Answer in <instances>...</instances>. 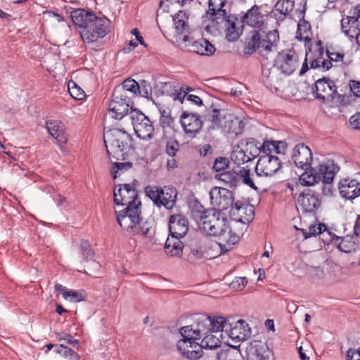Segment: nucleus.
<instances>
[{
	"label": "nucleus",
	"instance_id": "nucleus-1",
	"mask_svg": "<svg viewBox=\"0 0 360 360\" xmlns=\"http://www.w3.org/2000/svg\"><path fill=\"white\" fill-rule=\"evenodd\" d=\"M114 202L126 208L117 213V221L129 235L150 238L154 233L153 226L141 216V202L136 189L130 184H124L114 190Z\"/></svg>",
	"mask_w": 360,
	"mask_h": 360
},
{
	"label": "nucleus",
	"instance_id": "nucleus-2",
	"mask_svg": "<svg viewBox=\"0 0 360 360\" xmlns=\"http://www.w3.org/2000/svg\"><path fill=\"white\" fill-rule=\"evenodd\" d=\"M198 225L199 229L206 234L220 238L219 245L221 252L229 251L240 239V233H234L229 229L227 219L219 211L212 210L203 212L199 216Z\"/></svg>",
	"mask_w": 360,
	"mask_h": 360
},
{
	"label": "nucleus",
	"instance_id": "nucleus-3",
	"mask_svg": "<svg viewBox=\"0 0 360 360\" xmlns=\"http://www.w3.org/2000/svg\"><path fill=\"white\" fill-rule=\"evenodd\" d=\"M278 41L279 35L276 30H269L268 27L254 30L247 39L246 49L248 53L258 50L263 57L268 58L271 53L277 51Z\"/></svg>",
	"mask_w": 360,
	"mask_h": 360
},
{
	"label": "nucleus",
	"instance_id": "nucleus-4",
	"mask_svg": "<svg viewBox=\"0 0 360 360\" xmlns=\"http://www.w3.org/2000/svg\"><path fill=\"white\" fill-rule=\"evenodd\" d=\"M128 129H110L104 132L103 139L109 155L117 160H125L131 147V138L127 132Z\"/></svg>",
	"mask_w": 360,
	"mask_h": 360
},
{
	"label": "nucleus",
	"instance_id": "nucleus-5",
	"mask_svg": "<svg viewBox=\"0 0 360 360\" xmlns=\"http://www.w3.org/2000/svg\"><path fill=\"white\" fill-rule=\"evenodd\" d=\"M180 333L182 338L176 345L179 352L189 360H199L202 357V349L196 340L200 338V334L193 325L182 327Z\"/></svg>",
	"mask_w": 360,
	"mask_h": 360
},
{
	"label": "nucleus",
	"instance_id": "nucleus-6",
	"mask_svg": "<svg viewBox=\"0 0 360 360\" xmlns=\"http://www.w3.org/2000/svg\"><path fill=\"white\" fill-rule=\"evenodd\" d=\"M335 174V166L333 162H328L320 164L317 167L311 168L302 173L299 181L301 185L310 186L322 181L330 184Z\"/></svg>",
	"mask_w": 360,
	"mask_h": 360
},
{
	"label": "nucleus",
	"instance_id": "nucleus-7",
	"mask_svg": "<svg viewBox=\"0 0 360 360\" xmlns=\"http://www.w3.org/2000/svg\"><path fill=\"white\" fill-rule=\"evenodd\" d=\"M133 102L129 95H124L121 89H115L108 104V115L115 120H124V124L129 121V110L131 111Z\"/></svg>",
	"mask_w": 360,
	"mask_h": 360
},
{
	"label": "nucleus",
	"instance_id": "nucleus-8",
	"mask_svg": "<svg viewBox=\"0 0 360 360\" xmlns=\"http://www.w3.org/2000/svg\"><path fill=\"white\" fill-rule=\"evenodd\" d=\"M110 21L107 18L96 15L95 19L81 30L80 36L84 43L89 45L96 44L110 32Z\"/></svg>",
	"mask_w": 360,
	"mask_h": 360
},
{
	"label": "nucleus",
	"instance_id": "nucleus-9",
	"mask_svg": "<svg viewBox=\"0 0 360 360\" xmlns=\"http://www.w3.org/2000/svg\"><path fill=\"white\" fill-rule=\"evenodd\" d=\"M110 21L107 18L96 15L95 19L81 30L80 36L84 43L89 45L96 44L110 32Z\"/></svg>",
	"mask_w": 360,
	"mask_h": 360
},
{
	"label": "nucleus",
	"instance_id": "nucleus-10",
	"mask_svg": "<svg viewBox=\"0 0 360 360\" xmlns=\"http://www.w3.org/2000/svg\"><path fill=\"white\" fill-rule=\"evenodd\" d=\"M145 193L158 207L164 206L167 209H172L176 202L177 192L173 187L148 186L145 188Z\"/></svg>",
	"mask_w": 360,
	"mask_h": 360
},
{
	"label": "nucleus",
	"instance_id": "nucleus-11",
	"mask_svg": "<svg viewBox=\"0 0 360 360\" xmlns=\"http://www.w3.org/2000/svg\"><path fill=\"white\" fill-rule=\"evenodd\" d=\"M223 18V20H219L213 22L212 26L206 25L205 27V30L209 33H212L214 28L217 30L224 29L227 40L229 41H236L242 34V21H239L235 16L229 13L226 14V18Z\"/></svg>",
	"mask_w": 360,
	"mask_h": 360
},
{
	"label": "nucleus",
	"instance_id": "nucleus-12",
	"mask_svg": "<svg viewBox=\"0 0 360 360\" xmlns=\"http://www.w3.org/2000/svg\"><path fill=\"white\" fill-rule=\"evenodd\" d=\"M131 127L141 139H148L153 136L154 129L150 120L138 110L129 112V121L125 124V128L129 129Z\"/></svg>",
	"mask_w": 360,
	"mask_h": 360
},
{
	"label": "nucleus",
	"instance_id": "nucleus-13",
	"mask_svg": "<svg viewBox=\"0 0 360 360\" xmlns=\"http://www.w3.org/2000/svg\"><path fill=\"white\" fill-rule=\"evenodd\" d=\"M227 321L228 320L223 316L201 314L196 318L193 326L200 334L210 332L221 334L224 328H227Z\"/></svg>",
	"mask_w": 360,
	"mask_h": 360
},
{
	"label": "nucleus",
	"instance_id": "nucleus-14",
	"mask_svg": "<svg viewBox=\"0 0 360 360\" xmlns=\"http://www.w3.org/2000/svg\"><path fill=\"white\" fill-rule=\"evenodd\" d=\"M229 325V329L226 328L224 335L230 338L232 343L227 340V345L230 347L237 349L240 345L234 344L245 340L250 335L251 330L248 324L243 320H238L234 324Z\"/></svg>",
	"mask_w": 360,
	"mask_h": 360
},
{
	"label": "nucleus",
	"instance_id": "nucleus-15",
	"mask_svg": "<svg viewBox=\"0 0 360 360\" xmlns=\"http://www.w3.org/2000/svg\"><path fill=\"white\" fill-rule=\"evenodd\" d=\"M210 203L217 211L225 210L233 204V194L226 188L214 187L210 191Z\"/></svg>",
	"mask_w": 360,
	"mask_h": 360
},
{
	"label": "nucleus",
	"instance_id": "nucleus-16",
	"mask_svg": "<svg viewBox=\"0 0 360 360\" xmlns=\"http://www.w3.org/2000/svg\"><path fill=\"white\" fill-rule=\"evenodd\" d=\"M281 167V161L273 155H262L259 157L255 172L257 176H271L276 173Z\"/></svg>",
	"mask_w": 360,
	"mask_h": 360
},
{
	"label": "nucleus",
	"instance_id": "nucleus-17",
	"mask_svg": "<svg viewBox=\"0 0 360 360\" xmlns=\"http://www.w3.org/2000/svg\"><path fill=\"white\" fill-rule=\"evenodd\" d=\"M299 65L298 56L290 50L279 53L275 59V67L285 75L293 73Z\"/></svg>",
	"mask_w": 360,
	"mask_h": 360
},
{
	"label": "nucleus",
	"instance_id": "nucleus-18",
	"mask_svg": "<svg viewBox=\"0 0 360 360\" xmlns=\"http://www.w3.org/2000/svg\"><path fill=\"white\" fill-rule=\"evenodd\" d=\"M254 214L255 207L248 202L236 201L230 210V217L236 223L248 224L253 219Z\"/></svg>",
	"mask_w": 360,
	"mask_h": 360
},
{
	"label": "nucleus",
	"instance_id": "nucleus-19",
	"mask_svg": "<svg viewBox=\"0 0 360 360\" xmlns=\"http://www.w3.org/2000/svg\"><path fill=\"white\" fill-rule=\"evenodd\" d=\"M188 18L189 15L186 11H179L172 17L174 28L173 37L176 41L186 42L189 40L187 34L189 32Z\"/></svg>",
	"mask_w": 360,
	"mask_h": 360
},
{
	"label": "nucleus",
	"instance_id": "nucleus-20",
	"mask_svg": "<svg viewBox=\"0 0 360 360\" xmlns=\"http://www.w3.org/2000/svg\"><path fill=\"white\" fill-rule=\"evenodd\" d=\"M180 122L184 132L191 137H194L202 126V122L199 115L188 112H184L181 114Z\"/></svg>",
	"mask_w": 360,
	"mask_h": 360
},
{
	"label": "nucleus",
	"instance_id": "nucleus-21",
	"mask_svg": "<svg viewBox=\"0 0 360 360\" xmlns=\"http://www.w3.org/2000/svg\"><path fill=\"white\" fill-rule=\"evenodd\" d=\"M316 97L324 101H330L337 94V88L333 81L329 79H320L315 84Z\"/></svg>",
	"mask_w": 360,
	"mask_h": 360
},
{
	"label": "nucleus",
	"instance_id": "nucleus-22",
	"mask_svg": "<svg viewBox=\"0 0 360 360\" xmlns=\"http://www.w3.org/2000/svg\"><path fill=\"white\" fill-rule=\"evenodd\" d=\"M338 190L342 198L352 200L360 196V182L355 179H342L338 183Z\"/></svg>",
	"mask_w": 360,
	"mask_h": 360
},
{
	"label": "nucleus",
	"instance_id": "nucleus-23",
	"mask_svg": "<svg viewBox=\"0 0 360 360\" xmlns=\"http://www.w3.org/2000/svg\"><path fill=\"white\" fill-rule=\"evenodd\" d=\"M291 157L295 165L302 169H307L312 161L310 148L303 143H299L295 146Z\"/></svg>",
	"mask_w": 360,
	"mask_h": 360
},
{
	"label": "nucleus",
	"instance_id": "nucleus-24",
	"mask_svg": "<svg viewBox=\"0 0 360 360\" xmlns=\"http://www.w3.org/2000/svg\"><path fill=\"white\" fill-rule=\"evenodd\" d=\"M226 110L217 108L212 105L206 111L205 121L207 128L211 130L220 129L222 131L223 122L225 120L224 116L228 115Z\"/></svg>",
	"mask_w": 360,
	"mask_h": 360
},
{
	"label": "nucleus",
	"instance_id": "nucleus-25",
	"mask_svg": "<svg viewBox=\"0 0 360 360\" xmlns=\"http://www.w3.org/2000/svg\"><path fill=\"white\" fill-rule=\"evenodd\" d=\"M242 22L252 27L255 30L266 28L264 15L259 11L257 6H253L242 17Z\"/></svg>",
	"mask_w": 360,
	"mask_h": 360
},
{
	"label": "nucleus",
	"instance_id": "nucleus-26",
	"mask_svg": "<svg viewBox=\"0 0 360 360\" xmlns=\"http://www.w3.org/2000/svg\"><path fill=\"white\" fill-rule=\"evenodd\" d=\"M169 230L170 236L183 238L188 230V221L181 214H173L170 217Z\"/></svg>",
	"mask_w": 360,
	"mask_h": 360
},
{
	"label": "nucleus",
	"instance_id": "nucleus-27",
	"mask_svg": "<svg viewBox=\"0 0 360 360\" xmlns=\"http://www.w3.org/2000/svg\"><path fill=\"white\" fill-rule=\"evenodd\" d=\"M226 0H209L206 17L212 23L226 17L228 12L224 8Z\"/></svg>",
	"mask_w": 360,
	"mask_h": 360
},
{
	"label": "nucleus",
	"instance_id": "nucleus-28",
	"mask_svg": "<svg viewBox=\"0 0 360 360\" xmlns=\"http://www.w3.org/2000/svg\"><path fill=\"white\" fill-rule=\"evenodd\" d=\"M222 131L236 136L240 134L244 128L243 121L231 112L224 116Z\"/></svg>",
	"mask_w": 360,
	"mask_h": 360
},
{
	"label": "nucleus",
	"instance_id": "nucleus-29",
	"mask_svg": "<svg viewBox=\"0 0 360 360\" xmlns=\"http://www.w3.org/2000/svg\"><path fill=\"white\" fill-rule=\"evenodd\" d=\"M300 207L305 212H314L321 205L319 198L312 193H301L297 199Z\"/></svg>",
	"mask_w": 360,
	"mask_h": 360
},
{
	"label": "nucleus",
	"instance_id": "nucleus-30",
	"mask_svg": "<svg viewBox=\"0 0 360 360\" xmlns=\"http://www.w3.org/2000/svg\"><path fill=\"white\" fill-rule=\"evenodd\" d=\"M46 129L58 144L67 143L68 136L64 131V125L61 122L58 120L49 121L46 122Z\"/></svg>",
	"mask_w": 360,
	"mask_h": 360
},
{
	"label": "nucleus",
	"instance_id": "nucleus-31",
	"mask_svg": "<svg viewBox=\"0 0 360 360\" xmlns=\"http://www.w3.org/2000/svg\"><path fill=\"white\" fill-rule=\"evenodd\" d=\"M70 16L75 25L83 30L86 25H89V22L95 19L96 15L91 11L78 8L72 11Z\"/></svg>",
	"mask_w": 360,
	"mask_h": 360
},
{
	"label": "nucleus",
	"instance_id": "nucleus-32",
	"mask_svg": "<svg viewBox=\"0 0 360 360\" xmlns=\"http://www.w3.org/2000/svg\"><path fill=\"white\" fill-rule=\"evenodd\" d=\"M341 26L344 34L351 39L354 38L360 30L359 21L356 17L342 18Z\"/></svg>",
	"mask_w": 360,
	"mask_h": 360
},
{
	"label": "nucleus",
	"instance_id": "nucleus-33",
	"mask_svg": "<svg viewBox=\"0 0 360 360\" xmlns=\"http://www.w3.org/2000/svg\"><path fill=\"white\" fill-rule=\"evenodd\" d=\"M202 337L200 346L201 349H215L220 346L221 339L225 338L224 334H217L215 333L210 332L205 334H200V338Z\"/></svg>",
	"mask_w": 360,
	"mask_h": 360
},
{
	"label": "nucleus",
	"instance_id": "nucleus-34",
	"mask_svg": "<svg viewBox=\"0 0 360 360\" xmlns=\"http://www.w3.org/2000/svg\"><path fill=\"white\" fill-rule=\"evenodd\" d=\"M215 50L214 45L205 39L196 40L191 45V51L202 56H212Z\"/></svg>",
	"mask_w": 360,
	"mask_h": 360
},
{
	"label": "nucleus",
	"instance_id": "nucleus-35",
	"mask_svg": "<svg viewBox=\"0 0 360 360\" xmlns=\"http://www.w3.org/2000/svg\"><path fill=\"white\" fill-rule=\"evenodd\" d=\"M179 237L170 236L165 242V251L172 257L181 256L183 250V245Z\"/></svg>",
	"mask_w": 360,
	"mask_h": 360
},
{
	"label": "nucleus",
	"instance_id": "nucleus-36",
	"mask_svg": "<svg viewBox=\"0 0 360 360\" xmlns=\"http://www.w3.org/2000/svg\"><path fill=\"white\" fill-rule=\"evenodd\" d=\"M358 238L355 235L345 236L339 244V249L347 253L356 251L359 248Z\"/></svg>",
	"mask_w": 360,
	"mask_h": 360
},
{
	"label": "nucleus",
	"instance_id": "nucleus-37",
	"mask_svg": "<svg viewBox=\"0 0 360 360\" xmlns=\"http://www.w3.org/2000/svg\"><path fill=\"white\" fill-rule=\"evenodd\" d=\"M254 347H255L256 360H272L271 352L265 343L261 341L255 342Z\"/></svg>",
	"mask_w": 360,
	"mask_h": 360
},
{
	"label": "nucleus",
	"instance_id": "nucleus-38",
	"mask_svg": "<svg viewBox=\"0 0 360 360\" xmlns=\"http://www.w3.org/2000/svg\"><path fill=\"white\" fill-rule=\"evenodd\" d=\"M115 89H121L124 92V95H129L131 98L139 90L140 86L134 79H127L121 86H116Z\"/></svg>",
	"mask_w": 360,
	"mask_h": 360
},
{
	"label": "nucleus",
	"instance_id": "nucleus-39",
	"mask_svg": "<svg viewBox=\"0 0 360 360\" xmlns=\"http://www.w3.org/2000/svg\"><path fill=\"white\" fill-rule=\"evenodd\" d=\"M231 159L236 165L240 166L251 160L252 157L250 153L247 154L243 149L238 148L232 152Z\"/></svg>",
	"mask_w": 360,
	"mask_h": 360
},
{
	"label": "nucleus",
	"instance_id": "nucleus-40",
	"mask_svg": "<svg viewBox=\"0 0 360 360\" xmlns=\"http://www.w3.org/2000/svg\"><path fill=\"white\" fill-rule=\"evenodd\" d=\"M78 252L79 254V258L82 259L80 260V262L86 260L87 262H89L90 263L91 261H93L92 259L94 257V252L91 249L90 244L87 241H81Z\"/></svg>",
	"mask_w": 360,
	"mask_h": 360
},
{
	"label": "nucleus",
	"instance_id": "nucleus-41",
	"mask_svg": "<svg viewBox=\"0 0 360 360\" xmlns=\"http://www.w3.org/2000/svg\"><path fill=\"white\" fill-rule=\"evenodd\" d=\"M240 179L243 183L250 186V188L257 190L255 186V178L253 174H251L250 170L243 167L238 172V180Z\"/></svg>",
	"mask_w": 360,
	"mask_h": 360
},
{
	"label": "nucleus",
	"instance_id": "nucleus-42",
	"mask_svg": "<svg viewBox=\"0 0 360 360\" xmlns=\"http://www.w3.org/2000/svg\"><path fill=\"white\" fill-rule=\"evenodd\" d=\"M311 32L310 30L309 25L304 24H298L297 25V31L296 33V38L300 41H304L306 43H308L311 41Z\"/></svg>",
	"mask_w": 360,
	"mask_h": 360
},
{
	"label": "nucleus",
	"instance_id": "nucleus-43",
	"mask_svg": "<svg viewBox=\"0 0 360 360\" xmlns=\"http://www.w3.org/2000/svg\"><path fill=\"white\" fill-rule=\"evenodd\" d=\"M219 179L230 188H234L238 182V173L232 172H223L219 174Z\"/></svg>",
	"mask_w": 360,
	"mask_h": 360
},
{
	"label": "nucleus",
	"instance_id": "nucleus-44",
	"mask_svg": "<svg viewBox=\"0 0 360 360\" xmlns=\"http://www.w3.org/2000/svg\"><path fill=\"white\" fill-rule=\"evenodd\" d=\"M294 1L292 0H279L275 5V11L286 15L292 11Z\"/></svg>",
	"mask_w": 360,
	"mask_h": 360
},
{
	"label": "nucleus",
	"instance_id": "nucleus-45",
	"mask_svg": "<svg viewBox=\"0 0 360 360\" xmlns=\"http://www.w3.org/2000/svg\"><path fill=\"white\" fill-rule=\"evenodd\" d=\"M131 166H132V164L129 162L113 163L112 167L111 169V174H112V178L114 179H115L122 173L129 169L131 167Z\"/></svg>",
	"mask_w": 360,
	"mask_h": 360
},
{
	"label": "nucleus",
	"instance_id": "nucleus-46",
	"mask_svg": "<svg viewBox=\"0 0 360 360\" xmlns=\"http://www.w3.org/2000/svg\"><path fill=\"white\" fill-rule=\"evenodd\" d=\"M68 89L70 96L77 100H82L85 97L84 91L73 81L68 82Z\"/></svg>",
	"mask_w": 360,
	"mask_h": 360
},
{
	"label": "nucleus",
	"instance_id": "nucleus-47",
	"mask_svg": "<svg viewBox=\"0 0 360 360\" xmlns=\"http://www.w3.org/2000/svg\"><path fill=\"white\" fill-rule=\"evenodd\" d=\"M56 338L58 341H65L66 343L70 344L75 348L79 347V342L75 339L70 334L64 332H55Z\"/></svg>",
	"mask_w": 360,
	"mask_h": 360
},
{
	"label": "nucleus",
	"instance_id": "nucleus-48",
	"mask_svg": "<svg viewBox=\"0 0 360 360\" xmlns=\"http://www.w3.org/2000/svg\"><path fill=\"white\" fill-rule=\"evenodd\" d=\"M326 230V226L323 224H311L309 226V231L307 230L302 229V231L305 238H307L311 236H317L321 234L323 231Z\"/></svg>",
	"mask_w": 360,
	"mask_h": 360
},
{
	"label": "nucleus",
	"instance_id": "nucleus-49",
	"mask_svg": "<svg viewBox=\"0 0 360 360\" xmlns=\"http://www.w3.org/2000/svg\"><path fill=\"white\" fill-rule=\"evenodd\" d=\"M191 91L193 89L191 87L182 86L179 90H175L172 96L174 101H179L182 103L184 98L187 97L188 93Z\"/></svg>",
	"mask_w": 360,
	"mask_h": 360
},
{
	"label": "nucleus",
	"instance_id": "nucleus-50",
	"mask_svg": "<svg viewBox=\"0 0 360 360\" xmlns=\"http://www.w3.org/2000/svg\"><path fill=\"white\" fill-rule=\"evenodd\" d=\"M248 284L245 277H236L230 284L231 289L236 291L242 290Z\"/></svg>",
	"mask_w": 360,
	"mask_h": 360
},
{
	"label": "nucleus",
	"instance_id": "nucleus-51",
	"mask_svg": "<svg viewBox=\"0 0 360 360\" xmlns=\"http://www.w3.org/2000/svg\"><path fill=\"white\" fill-rule=\"evenodd\" d=\"M65 300L71 302H78L83 300L82 295L76 290H69L64 292Z\"/></svg>",
	"mask_w": 360,
	"mask_h": 360
},
{
	"label": "nucleus",
	"instance_id": "nucleus-52",
	"mask_svg": "<svg viewBox=\"0 0 360 360\" xmlns=\"http://www.w3.org/2000/svg\"><path fill=\"white\" fill-rule=\"evenodd\" d=\"M205 251L202 247L195 245L191 249V252L188 255L190 260L200 259L204 257Z\"/></svg>",
	"mask_w": 360,
	"mask_h": 360
},
{
	"label": "nucleus",
	"instance_id": "nucleus-53",
	"mask_svg": "<svg viewBox=\"0 0 360 360\" xmlns=\"http://www.w3.org/2000/svg\"><path fill=\"white\" fill-rule=\"evenodd\" d=\"M229 160L226 158H217L213 165V168L217 172L224 170L229 166Z\"/></svg>",
	"mask_w": 360,
	"mask_h": 360
},
{
	"label": "nucleus",
	"instance_id": "nucleus-54",
	"mask_svg": "<svg viewBox=\"0 0 360 360\" xmlns=\"http://www.w3.org/2000/svg\"><path fill=\"white\" fill-rule=\"evenodd\" d=\"M179 149V143L175 140H169L166 145V153L170 156H174Z\"/></svg>",
	"mask_w": 360,
	"mask_h": 360
},
{
	"label": "nucleus",
	"instance_id": "nucleus-55",
	"mask_svg": "<svg viewBox=\"0 0 360 360\" xmlns=\"http://www.w3.org/2000/svg\"><path fill=\"white\" fill-rule=\"evenodd\" d=\"M274 153L276 154H284L287 148V143L282 141H273Z\"/></svg>",
	"mask_w": 360,
	"mask_h": 360
},
{
	"label": "nucleus",
	"instance_id": "nucleus-56",
	"mask_svg": "<svg viewBox=\"0 0 360 360\" xmlns=\"http://www.w3.org/2000/svg\"><path fill=\"white\" fill-rule=\"evenodd\" d=\"M217 360H232V351L229 348L221 349L217 353Z\"/></svg>",
	"mask_w": 360,
	"mask_h": 360
},
{
	"label": "nucleus",
	"instance_id": "nucleus-57",
	"mask_svg": "<svg viewBox=\"0 0 360 360\" xmlns=\"http://www.w3.org/2000/svg\"><path fill=\"white\" fill-rule=\"evenodd\" d=\"M64 358L69 359L70 360H79V355L73 349L66 347L63 351V355Z\"/></svg>",
	"mask_w": 360,
	"mask_h": 360
},
{
	"label": "nucleus",
	"instance_id": "nucleus-58",
	"mask_svg": "<svg viewBox=\"0 0 360 360\" xmlns=\"http://www.w3.org/2000/svg\"><path fill=\"white\" fill-rule=\"evenodd\" d=\"M349 89L354 96L360 97V82L351 80L349 82Z\"/></svg>",
	"mask_w": 360,
	"mask_h": 360
},
{
	"label": "nucleus",
	"instance_id": "nucleus-59",
	"mask_svg": "<svg viewBox=\"0 0 360 360\" xmlns=\"http://www.w3.org/2000/svg\"><path fill=\"white\" fill-rule=\"evenodd\" d=\"M327 56L328 58L333 62L342 61L344 54L336 51H327Z\"/></svg>",
	"mask_w": 360,
	"mask_h": 360
},
{
	"label": "nucleus",
	"instance_id": "nucleus-60",
	"mask_svg": "<svg viewBox=\"0 0 360 360\" xmlns=\"http://www.w3.org/2000/svg\"><path fill=\"white\" fill-rule=\"evenodd\" d=\"M349 124L354 129H360V112H356L349 118Z\"/></svg>",
	"mask_w": 360,
	"mask_h": 360
},
{
	"label": "nucleus",
	"instance_id": "nucleus-61",
	"mask_svg": "<svg viewBox=\"0 0 360 360\" xmlns=\"http://www.w3.org/2000/svg\"><path fill=\"white\" fill-rule=\"evenodd\" d=\"M174 123L173 118L169 115H162L160 117V124L163 128L171 127Z\"/></svg>",
	"mask_w": 360,
	"mask_h": 360
},
{
	"label": "nucleus",
	"instance_id": "nucleus-62",
	"mask_svg": "<svg viewBox=\"0 0 360 360\" xmlns=\"http://www.w3.org/2000/svg\"><path fill=\"white\" fill-rule=\"evenodd\" d=\"M273 146V141H264L262 146V151L264 153L263 155H272L274 153Z\"/></svg>",
	"mask_w": 360,
	"mask_h": 360
},
{
	"label": "nucleus",
	"instance_id": "nucleus-63",
	"mask_svg": "<svg viewBox=\"0 0 360 360\" xmlns=\"http://www.w3.org/2000/svg\"><path fill=\"white\" fill-rule=\"evenodd\" d=\"M347 360H360V350L349 349L347 352Z\"/></svg>",
	"mask_w": 360,
	"mask_h": 360
},
{
	"label": "nucleus",
	"instance_id": "nucleus-64",
	"mask_svg": "<svg viewBox=\"0 0 360 360\" xmlns=\"http://www.w3.org/2000/svg\"><path fill=\"white\" fill-rule=\"evenodd\" d=\"M99 268V263L95 261H91L86 266L87 270H86V272L89 274L94 275V276H96V274H94V273L95 271H98Z\"/></svg>",
	"mask_w": 360,
	"mask_h": 360
}]
</instances>
